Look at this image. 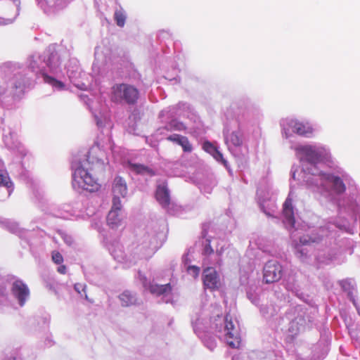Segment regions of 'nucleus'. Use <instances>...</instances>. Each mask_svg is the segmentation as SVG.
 Segmentation results:
<instances>
[{
  "mask_svg": "<svg viewBox=\"0 0 360 360\" xmlns=\"http://www.w3.org/2000/svg\"><path fill=\"white\" fill-rule=\"evenodd\" d=\"M214 252V250L211 246L210 241L205 246L203 250V254L205 255H210Z\"/></svg>",
  "mask_w": 360,
  "mask_h": 360,
  "instance_id": "obj_28",
  "label": "nucleus"
},
{
  "mask_svg": "<svg viewBox=\"0 0 360 360\" xmlns=\"http://www.w3.org/2000/svg\"><path fill=\"white\" fill-rule=\"evenodd\" d=\"M112 192L115 196L124 198L127 193V187L125 181L120 176L114 179Z\"/></svg>",
  "mask_w": 360,
  "mask_h": 360,
  "instance_id": "obj_12",
  "label": "nucleus"
},
{
  "mask_svg": "<svg viewBox=\"0 0 360 360\" xmlns=\"http://www.w3.org/2000/svg\"><path fill=\"white\" fill-rule=\"evenodd\" d=\"M292 200V193L290 191L283 205V214L291 226L295 223Z\"/></svg>",
  "mask_w": 360,
  "mask_h": 360,
  "instance_id": "obj_11",
  "label": "nucleus"
},
{
  "mask_svg": "<svg viewBox=\"0 0 360 360\" xmlns=\"http://www.w3.org/2000/svg\"><path fill=\"white\" fill-rule=\"evenodd\" d=\"M0 187H5L7 190L8 195H10L12 192L13 184L6 173H4L0 170Z\"/></svg>",
  "mask_w": 360,
  "mask_h": 360,
  "instance_id": "obj_19",
  "label": "nucleus"
},
{
  "mask_svg": "<svg viewBox=\"0 0 360 360\" xmlns=\"http://www.w3.org/2000/svg\"><path fill=\"white\" fill-rule=\"evenodd\" d=\"M298 150L304 156L306 160L311 165L320 162L323 158V150L311 146H301Z\"/></svg>",
  "mask_w": 360,
  "mask_h": 360,
  "instance_id": "obj_5",
  "label": "nucleus"
},
{
  "mask_svg": "<svg viewBox=\"0 0 360 360\" xmlns=\"http://www.w3.org/2000/svg\"><path fill=\"white\" fill-rule=\"evenodd\" d=\"M121 196H115L112 199V206L111 210H116L117 212H119L121 210V201L120 198Z\"/></svg>",
  "mask_w": 360,
  "mask_h": 360,
  "instance_id": "obj_25",
  "label": "nucleus"
},
{
  "mask_svg": "<svg viewBox=\"0 0 360 360\" xmlns=\"http://www.w3.org/2000/svg\"><path fill=\"white\" fill-rule=\"evenodd\" d=\"M155 198L162 207H168L170 204L169 190L166 183L157 186Z\"/></svg>",
  "mask_w": 360,
  "mask_h": 360,
  "instance_id": "obj_10",
  "label": "nucleus"
},
{
  "mask_svg": "<svg viewBox=\"0 0 360 360\" xmlns=\"http://www.w3.org/2000/svg\"><path fill=\"white\" fill-rule=\"evenodd\" d=\"M293 131L300 135L309 136L313 133V128L309 123L295 122L292 126Z\"/></svg>",
  "mask_w": 360,
  "mask_h": 360,
  "instance_id": "obj_14",
  "label": "nucleus"
},
{
  "mask_svg": "<svg viewBox=\"0 0 360 360\" xmlns=\"http://www.w3.org/2000/svg\"><path fill=\"white\" fill-rule=\"evenodd\" d=\"M74 172L72 174V185L73 186H77L79 188H82L89 191H94L98 188L99 185L97 183V180L89 174L86 176L84 179H82L81 173L86 175V170L82 164H78L77 166L72 165Z\"/></svg>",
  "mask_w": 360,
  "mask_h": 360,
  "instance_id": "obj_2",
  "label": "nucleus"
},
{
  "mask_svg": "<svg viewBox=\"0 0 360 360\" xmlns=\"http://www.w3.org/2000/svg\"><path fill=\"white\" fill-rule=\"evenodd\" d=\"M148 290L150 293L155 295L157 296H160L162 295H165L166 293H169L172 291V286L170 283H167L165 285H158L156 283H150L148 285Z\"/></svg>",
  "mask_w": 360,
  "mask_h": 360,
  "instance_id": "obj_13",
  "label": "nucleus"
},
{
  "mask_svg": "<svg viewBox=\"0 0 360 360\" xmlns=\"http://www.w3.org/2000/svg\"><path fill=\"white\" fill-rule=\"evenodd\" d=\"M181 124H174V122H171L169 124V128H167V130H171V129H176V130H181Z\"/></svg>",
  "mask_w": 360,
  "mask_h": 360,
  "instance_id": "obj_30",
  "label": "nucleus"
},
{
  "mask_svg": "<svg viewBox=\"0 0 360 360\" xmlns=\"http://www.w3.org/2000/svg\"><path fill=\"white\" fill-rule=\"evenodd\" d=\"M120 221L119 212L116 210H110L107 217L108 226L112 229L117 228L120 225Z\"/></svg>",
  "mask_w": 360,
  "mask_h": 360,
  "instance_id": "obj_18",
  "label": "nucleus"
},
{
  "mask_svg": "<svg viewBox=\"0 0 360 360\" xmlns=\"http://www.w3.org/2000/svg\"><path fill=\"white\" fill-rule=\"evenodd\" d=\"M129 166L131 170L134 171L138 174H147L150 176L155 175V172L152 169L144 165L129 163Z\"/></svg>",
  "mask_w": 360,
  "mask_h": 360,
  "instance_id": "obj_17",
  "label": "nucleus"
},
{
  "mask_svg": "<svg viewBox=\"0 0 360 360\" xmlns=\"http://www.w3.org/2000/svg\"><path fill=\"white\" fill-rule=\"evenodd\" d=\"M313 175H316V173H312ZM321 176V179H324L332 184V188L337 194H342L346 191V186L342 179L331 174H323L321 172L317 173Z\"/></svg>",
  "mask_w": 360,
  "mask_h": 360,
  "instance_id": "obj_7",
  "label": "nucleus"
},
{
  "mask_svg": "<svg viewBox=\"0 0 360 360\" xmlns=\"http://www.w3.org/2000/svg\"><path fill=\"white\" fill-rule=\"evenodd\" d=\"M203 149L210 153V154H212L213 153V151H214L217 148L212 145L210 142L209 141H207V142H205L204 144H203Z\"/></svg>",
  "mask_w": 360,
  "mask_h": 360,
  "instance_id": "obj_27",
  "label": "nucleus"
},
{
  "mask_svg": "<svg viewBox=\"0 0 360 360\" xmlns=\"http://www.w3.org/2000/svg\"><path fill=\"white\" fill-rule=\"evenodd\" d=\"M139 98V91L134 86L126 84H115L111 88L110 101L116 104L135 105Z\"/></svg>",
  "mask_w": 360,
  "mask_h": 360,
  "instance_id": "obj_1",
  "label": "nucleus"
},
{
  "mask_svg": "<svg viewBox=\"0 0 360 360\" xmlns=\"http://www.w3.org/2000/svg\"><path fill=\"white\" fill-rule=\"evenodd\" d=\"M85 169L86 170V176L89 174V171H95V170H103L104 169V162L96 157V153L91 150L87 155L86 162L82 165ZM82 176V179H84L86 177V174H80Z\"/></svg>",
  "mask_w": 360,
  "mask_h": 360,
  "instance_id": "obj_6",
  "label": "nucleus"
},
{
  "mask_svg": "<svg viewBox=\"0 0 360 360\" xmlns=\"http://www.w3.org/2000/svg\"><path fill=\"white\" fill-rule=\"evenodd\" d=\"M42 76H43L44 82L51 85L53 87H55L58 89H64L65 85L62 82L58 81L56 79H55L54 77H52L45 73H44L42 75Z\"/></svg>",
  "mask_w": 360,
  "mask_h": 360,
  "instance_id": "obj_21",
  "label": "nucleus"
},
{
  "mask_svg": "<svg viewBox=\"0 0 360 360\" xmlns=\"http://www.w3.org/2000/svg\"><path fill=\"white\" fill-rule=\"evenodd\" d=\"M184 136L179 135V134H172L169 136L167 138V140L176 143L177 144L180 143V141H181Z\"/></svg>",
  "mask_w": 360,
  "mask_h": 360,
  "instance_id": "obj_26",
  "label": "nucleus"
},
{
  "mask_svg": "<svg viewBox=\"0 0 360 360\" xmlns=\"http://www.w3.org/2000/svg\"><path fill=\"white\" fill-rule=\"evenodd\" d=\"M75 290L79 293L81 294L82 291H84L85 288L83 285L77 283L75 285Z\"/></svg>",
  "mask_w": 360,
  "mask_h": 360,
  "instance_id": "obj_32",
  "label": "nucleus"
},
{
  "mask_svg": "<svg viewBox=\"0 0 360 360\" xmlns=\"http://www.w3.org/2000/svg\"><path fill=\"white\" fill-rule=\"evenodd\" d=\"M283 275V267L276 261L267 262L263 268V281L266 283L278 281Z\"/></svg>",
  "mask_w": 360,
  "mask_h": 360,
  "instance_id": "obj_4",
  "label": "nucleus"
},
{
  "mask_svg": "<svg viewBox=\"0 0 360 360\" xmlns=\"http://www.w3.org/2000/svg\"><path fill=\"white\" fill-rule=\"evenodd\" d=\"M179 145L182 147L184 152L191 153L193 150L192 145L186 136H183Z\"/></svg>",
  "mask_w": 360,
  "mask_h": 360,
  "instance_id": "obj_23",
  "label": "nucleus"
},
{
  "mask_svg": "<svg viewBox=\"0 0 360 360\" xmlns=\"http://www.w3.org/2000/svg\"><path fill=\"white\" fill-rule=\"evenodd\" d=\"M212 155L217 160H221L223 159L222 154L217 150V148L213 151Z\"/></svg>",
  "mask_w": 360,
  "mask_h": 360,
  "instance_id": "obj_31",
  "label": "nucleus"
},
{
  "mask_svg": "<svg viewBox=\"0 0 360 360\" xmlns=\"http://www.w3.org/2000/svg\"><path fill=\"white\" fill-rule=\"evenodd\" d=\"M188 271H191L194 277H197V276H198V275L200 274V269L196 266H189L188 267Z\"/></svg>",
  "mask_w": 360,
  "mask_h": 360,
  "instance_id": "obj_29",
  "label": "nucleus"
},
{
  "mask_svg": "<svg viewBox=\"0 0 360 360\" xmlns=\"http://www.w3.org/2000/svg\"><path fill=\"white\" fill-rule=\"evenodd\" d=\"M114 19L117 26L121 27H124L125 24L126 15L122 8L115 11L114 14Z\"/></svg>",
  "mask_w": 360,
  "mask_h": 360,
  "instance_id": "obj_22",
  "label": "nucleus"
},
{
  "mask_svg": "<svg viewBox=\"0 0 360 360\" xmlns=\"http://www.w3.org/2000/svg\"><path fill=\"white\" fill-rule=\"evenodd\" d=\"M51 257L53 262L57 264H61L63 262V257L58 251H53Z\"/></svg>",
  "mask_w": 360,
  "mask_h": 360,
  "instance_id": "obj_24",
  "label": "nucleus"
},
{
  "mask_svg": "<svg viewBox=\"0 0 360 360\" xmlns=\"http://www.w3.org/2000/svg\"><path fill=\"white\" fill-rule=\"evenodd\" d=\"M204 285L211 290L217 289L219 286V279L216 270L212 267H207L203 272Z\"/></svg>",
  "mask_w": 360,
  "mask_h": 360,
  "instance_id": "obj_9",
  "label": "nucleus"
},
{
  "mask_svg": "<svg viewBox=\"0 0 360 360\" xmlns=\"http://www.w3.org/2000/svg\"><path fill=\"white\" fill-rule=\"evenodd\" d=\"M225 141L227 144H231L233 146H240L243 143L242 135L239 131H232L227 134L225 136Z\"/></svg>",
  "mask_w": 360,
  "mask_h": 360,
  "instance_id": "obj_16",
  "label": "nucleus"
},
{
  "mask_svg": "<svg viewBox=\"0 0 360 360\" xmlns=\"http://www.w3.org/2000/svg\"><path fill=\"white\" fill-rule=\"evenodd\" d=\"M120 300L122 302V305L124 307H129L135 303L134 297L129 291L122 292L120 295Z\"/></svg>",
  "mask_w": 360,
  "mask_h": 360,
  "instance_id": "obj_20",
  "label": "nucleus"
},
{
  "mask_svg": "<svg viewBox=\"0 0 360 360\" xmlns=\"http://www.w3.org/2000/svg\"><path fill=\"white\" fill-rule=\"evenodd\" d=\"M224 322V335L228 345L231 348H238L241 342L240 335L229 314L225 316Z\"/></svg>",
  "mask_w": 360,
  "mask_h": 360,
  "instance_id": "obj_3",
  "label": "nucleus"
},
{
  "mask_svg": "<svg viewBox=\"0 0 360 360\" xmlns=\"http://www.w3.org/2000/svg\"><path fill=\"white\" fill-rule=\"evenodd\" d=\"M306 321L305 319L300 316L296 317L290 323V326L288 328L289 332L297 335L299 331L304 327Z\"/></svg>",
  "mask_w": 360,
  "mask_h": 360,
  "instance_id": "obj_15",
  "label": "nucleus"
},
{
  "mask_svg": "<svg viewBox=\"0 0 360 360\" xmlns=\"http://www.w3.org/2000/svg\"><path fill=\"white\" fill-rule=\"evenodd\" d=\"M58 272L61 274H66V266L65 265H60L58 267Z\"/></svg>",
  "mask_w": 360,
  "mask_h": 360,
  "instance_id": "obj_33",
  "label": "nucleus"
},
{
  "mask_svg": "<svg viewBox=\"0 0 360 360\" xmlns=\"http://www.w3.org/2000/svg\"><path fill=\"white\" fill-rule=\"evenodd\" d=\"M12 291L18 300L20 306H23L30 295V290L22 281H15L13 284Z\"/></svg>",
  "mask_w": 360,
  "mask_h": 360,
  "instance_id": "obj_8",
  "label": "nucleus"
},
{
  "mask_svg": "<svg viewBox=\"0 0 360 360\" xmlns=\"http://www.w3.org/2000/svg\"><path fill=\"white\" fill-rule=\"evenodd\" d=\"M216 346V343L214 342H211V343H210V345L208 346L211 349H212L213 348H214Z\"/></svg>",
  "mask_w": 360,
  "mask_h": 360,
  "instance_id": "obj_34",
  "label": "nucleus"
}]
</instances>
